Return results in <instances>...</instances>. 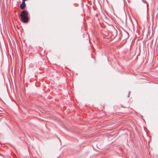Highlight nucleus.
<instances>
[{
	"mask_svg": "<svg viewBox=\"0 0 158 158\" xmlns=\"http://www.w3.org/2000/svg\"><path fill=\"white\" fill-rule=\"evenodd\" d=\"M28 13L27 11L23 10L21 12L20 16H21L20 20L24 23H27L28 20Z\"/></svg>",
	"mask_w": 158,
	"mask_h": 158,
	"instance_id": "nucleus-1",
	"label": "nucleus"
},
{
	"mask_svg": "<svg viewBox=\"0 0 158 158\" xmlns=\"http://www.w3.org/2000/svg\"><path fill=\"white\" fill-rule=\"evenodd\" d=\"M26 6V4L25 2H22V4L20 6V8L21 9H23L25 8Z\"/></svg>",
	"mask_w": 158,
	"mask_h": 158,
	"instance_id": "nucleus-2",
	"label": "nucleus"
}]
</instances>
